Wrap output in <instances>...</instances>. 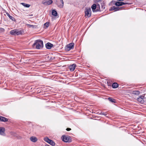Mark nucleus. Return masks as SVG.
I'll return each mask as SVG.
<instances>
[{
    "label": "nucleus",
    "mask_w": 146,
    "mask_h": 146,
    "mask_svg": "<svg viewBox=\"0 0 146 146\" xmlns=\"http://www.w3.org/2000/svg\"><path fill=\"white\" fill-rule=\"evenodd\" d=\"M76 67V64H73L69 66L68 68L70 71H73L74 70Z\"/></svg>",
    "instance_id": "9b49d317"
},
{
    "label": "nucleus",
    "mask_w": 146,
    "mask_h": 146,
    "mask_svg": "<svg viewBox=\"0 0 146 146\" xmlns=\"http://www.w3.org/2000/svg\"><path fill=\"white\" fill-rule=\"evenodd\" d=\"M139 94L140 92L138 91H135L133 92V94L136 95H138Z\"/></svg>",
    "instance_id": "a878e982"
},
{
    "label": "nucleus",
    "mask_w": 146,
    "mask_h": 146,
    "mask_svg": "<svg viewBox=\"0 0 146 146\" xmlns=\"http://www.w3.org/2000/svg\"><path fill=\"white\" fill-rule=\"evenodd\" d=\"M49 22H46V23H45L44 24V25L45 26L46 28H48L49 26Z\"/></svg>",
    "instance_id": "393cba45"
},
{
    "label": "nucleus",
    "mask_w": 146,
    "mask_h": 146,
    "mask_svg": "<svg viewBox=\"0 0 146 146\" xmlns=\"http://www.w3.org/2000/svg\"><path fill=\"white\" fill-rule=\"evenodd\" d=\"M52 2V0H44L42 3L44 5H47L51 4Z\"/></svg>",
    "instance_id": "6e6552de"
},
{
    "label": "nucleus",
    "mask_w": 146,
    "mask_h": 146,
    "mask_svg": "<svg viewBox=\"0 0 146 146\" xmlns=\"http://www.w3.org/2000/svg\"><path fill=\"white\" fill-rule=\"evenodd\" d=\"M48 143L52 146H54L55 145V143L51 140H50L49 142V143Z\"/></svg>",
    "instance_id": "4be33fe9"
},
{
    "label": "nucleus",
    "mask_w": 146,
    "mask_h": 146,
    "mask_svg": "<svg viewBox=\"0 0 146 146\" xmlns=\"http://www.w3.org/2000/svg\"><path fill=\"white\" fill-rule=\"evenodd\" d=\"M1 117H2L1 116H0V121H1Z\"/></svg>",
    "instance_id": "473e14b6"
},
{
    "label": "nucleus",
    "mask_w": 146,
    "mask_h": 146,
    "mask_svg": "<svg viewBox=\"0 0 146 146\" xmlns=\"http://www.w3.org/2000/svg\"><path fill=\"white\" fill-rule=\"evenodd\" d=\"M107 113H104V112H101L100 113V115H104L105 116H106L107 115Z\"/></svg>",
    "instance_id": "bb28decb"
},
{
    "label": "nucleus",
    "mask_w": 146,
    "mask_h": 146,
    "mask_svg": "<svg viewBox=\"0 0 146 146\" xmlns=\"http://www.w3.org/2000/svg\"><path fill=\"white\" fill-rule=\"evenodd\" d=\"M144 98V96H140L139 98H142V99H143V98Z\"/></svg>",
    "instance_id": "7c9ffc66"
},
{
    "label": "nucleus",
    "mask_w": 146,
    "mask_h": 146,
    "mask_svg": "<svg viewBox=\"0 0 146 146\" xmlns=\"http://www.w3.org/2000/svg\"><path fill=\"white\" fill-rule=\"evenodd\" d=\"M130 4L129 3H127V2L124 3V2L123 5H127V4L130 5Z\"/></svg>",
    "instance_id": "c756f323"
},
{
    "label": "nucleus",
    "mask_w": 146,
    "mask_h": 146,
    "mask_svg": "<svg viewBox=\"0 0 146 146\" xmlns=\"http://www.w3.org/2000/svg\"><path fill=\"white\" fill-rule=\"evenodd\" d=\"M44 140L45 141L48 143H49V142L51 139H49L48 137H46L44 138Z\"/></svg>",
    "instance_id": "412c9836"
},
{
    "label": "nucleus",
    "mask_w": 146,
    "mask_h": 146,
    "mask_svg": "<svg viewBox=\"0 0 146 146\" xmlns=\"http://www.w3.org/2000/svg\"><path fill=\"white\" fill-rule=\"evenodd\" d=\"M45 146H50L47 144H46L45 145Z\"/></svg>",
    "instance_id": "f704fd0d"
},
{
    "label": "nucleus",
    "mask_w": 146,
    "mask_h": 146,
    "mask_svg": "<svg viewBox=\"0 0 146 146\" xmlns=\"http://www.w3.org/2000/svg\"><path fill=\"white\" fill-rule=\"evenodd\" d=\"M137 100L138 101L140 102L141 103H143V102L144 100L142 98H138Z\"/></svg>",
    "instance_id": "b1692460"
},
{
    "label": "nucleus",
    "mask_w": 146,
    "mask_h": 146,
    "mask_svg": "<svg viewBox=\"0 0 146 146\" xmlns=\"http://www.w3.org/2000/svg\"><path fill=\"white\" fill-rule=\"evenodd\" d=\"M111 3H113L114 4L117 6H119L123 5L124 2H120L119 1H116L115 2V1H112L111 2Z\"/></svg>",
    "instance_id": "1a4fd4ad"
},
{
    "label": "nucleus",
    "mask_w": 146,
    "mask_h": 146,
    "mask_svg": "<svg viewBox=\"0 0 146 146\" xmlns=\"http://www.w3.org/2000/svg\"><path fill=\"white\" fill-rule=\"evenodd\" d=\"M71 130V129H70V128H67V129H66V130H67V131H70Z\"/></svg>",
    "instance_id": "2f4dec72"
},
{
    "label": "nucleus",
    "mask_w": 146,
    "mask_h": 146,
    "mask_svg": "<svg viewBox=\"0 0 146 146\" xmlns=\"http://www.w3.org/2000/svg\"><path fill=\"white\" fill-rule=\"evenodd\" d=\"M30 140L33 142H35L38 140L37 138L36 137L34 136L30 137Z\"/></svg>",
    "instance_id": "4468645a"
},
{
    "label": "nucleus",
    "mask_w": 146,
    "mask_h": 146,
    "mask_svg": "<svg viewBox=\"0 0 146 146\" xmlns=\"http://www.w3.org/2000/svg\"><path fill=\"white\" fill-rule=\"evenodd\" d=\"M23 33V30L19 31L17 29L11 30L10 32L11 35H22Z\"/></svg>",
    "instance_id": "f03ea898"
},
{
    "label": "nucleus",
    "mask_w": 146,
    "mask_h": 146,
    "mask_svg": "<svg viewBox=\"0 0 146 146\" xmlns=\"http://www.w3.org/2000/svg\"><path fill=\"white\" fill-rule=\"evenodd\" d=\"M118 86V84L116 83H114L112 84V87L113 88H115Z\"/></svg>",
    "instance_id": "f3484780"
},
{
    "label": "nucleus",
    "mask_w": 146,
    "mask_h": 146,
    "mask_svg": "<svg viewBox=\"0 0 146 146\" xmlns=\"http://www.w3.org/2000/svg\"><path fill=\"white\" fill-rule=\"evenodd\" d=\"M32 47L37 49H42L43 47V42L40 39L35 40L32 45Z\"/></svg>",
    "instance_id": "f257e3e1"
},
{
    "label": "nucleus",
    "mask_w": 146,
    "mask_h": 146,
    "mask_svg": "<svg viewBox=\"0 0 146 146\" xmlns=\"http://www.w3.org/2000/svg\"><path fill=\"white\" fill-rule=\"evenodd\" d=\"M7 15L9 17V18L13 21H15V18L13 17L12 16L10 15L8 13H6Z\"/></svg>",
    "instance_id": "2eb2a0df"
},
{
    "label": "nucleus",
    "mask_w": 146,
    "mask_h": 146,
    "mask_svg": "<svg viewBox=\"0 0 146 146\" xmlns=\"http://www.w3.org/2000/svg\"><path fill=\"white\" fill-rule=\"evenodd\" d=\"M27 26H28L29 27L32 28H36V25H32L29 24H27Z\"/></svg>",
    "instance_id": "5701e85b"
},
{
    "label": "nucleus",
    "mask_w": 146,
    "mask_h": 146,
    "mask_svg": "<svg viewBox=\"0 0 146 146\" xmlns=\"http://www.w3.org/2000/svg\"><path fill=\"white\" fill-rule=\"evenodd\" d=\"M21 4H22L23 6L26 7L28 8L30 6V5L29 4H26L24 3H21Z\"/></svg>",
    "instance_id": "dca6fc26"
},
{
    "label": "nucleus",
    "mask_w": 146,
    "mask_h": 146,
    "mask_svg": "<svg viewBox=\"0 0 146 146\" xmlns=\"http://www.w3.org/2000/svg\"><path fill=\"white\" fill-rule=\"evenodd\" d=\"M108 100L110 102L113 103H115L116 100H115L114 99L111 98L109 97L108 98Z\"/></svg>",
    "instance_id": "a211bd4d"
},
{
    "label": "nucleus",
    "mask_w": 146,
    "mask_h": 146,
    "mask_svg": "<svg viewBox=\"0 0 146 146\" xmlns=\"http://www.w3.org/2000/svg\"><path fill=\"white\" fill-rule=\"evenodd\" d=\"M45 46L48 49H50L53 46V44L50 43L48 42L46 44Z\"/></svg>",
    "instance_id": "f8f14e48"
},
{
    "label": "nucleus",
    "mask_w": 146,
    "mask_h": 146,
    "mask_svg": "<svg viewBox=\"0 0 146 146\" xmlns=\"http://www.w3.org/2000/svg\"><path fill=\"white\" fill-rule=\"evenodd\" d=\"M52 15L54 16H56L57 15V13L56 11L54 10H53L52 13Z\"/></svg>",
    "instance_id": "aec40b11"
},
{
    "label": "nucleus",
    "mask_w": 146,
    "mask_h": 146,
    "mask_svg": "<svg viewBox=\"0 0 146 146\" xmlns=\"http://www.w3.org/2000/svg\"><path fill=\"white\" fill-rule=\"evenodd\" d=\"M105 8V7H104V8H103V9H104Z\"/></svg>",
    "instance_id": "c9c22d12"
},
{
    "label": "nucleus",
    "mask_w": 146,
    "mask_h": 146,
    "mask_svg": "<svg viewBox=\"0 0 146 146\" xmlns=\"http://www.w3.org/2000/svg\"><path fill=\"white\" fill-rule=\"evenodd\" d=\"M0 31L1 32H4L5 31V29L3 28H0Z\"/></svg>",
    "instance_id": "c85d7f7f"
},
{
    "label": "nucleus",
    "mask_w": 146,
    "mask_h": 146,
    "mask_svg": "<svg viewBox=\"0 0 146 146\" xmlns=\"http://www.w3.org/2000/svg\"><path fill=\"white\" fill-rule=\"evenodd\" d=\"M62 138V141L64 142L70 143L72 141L70 137L68 136L63 135Z\"/></svg>",
    "instance_id": "20e7f679"
},
{
    "label": "nucleus",
    "mask_w": 146,
    "mask_h": 146,
    "mask_svg": "<svg viewBox=\"0 0 146 146\" xmlns=\"http://www.w3.org/2000/svg\"><path fill=\"white\" fill-rule=\"evenodd\" d=\"M92 11L90 8H86L85 9V15L89 17L91 16Z\"/></svg>",
    "instance_id": "7ed1b4c3"
},
{
    "label": "nucleus",
    "mask_w": 146,
    "mask_h": 146,
    "mask_svg": "<svg viewBox=\"0 0 146 146\" xmlns=\"http://www.w3.org/2000/svg\"><path fill=\"white\" fill-rule=\"evenodd\" d=\"M102 0H94V2L95 3L101 1Z\"/></svg>",
    "instance_id": "cd10ccee"
},
{
    "label": "nucleus",
    "mask_w": 146,
    "mask_h": 146,
    "mask_svg": "<svg viewBox=\"0 0 146 146\" xmlns=\"http://www.w3.org/2000/svg\"><path fill=\"white\" fill-rule=\"evenodd\" d=\"M56 4L60 8H63L64 6V2L63 0H56Z\"/></svg>",
    "instance_id": "0eeeda50"
},
{
    "label": "nucleus",
    "mask_w": 146,
    "mask_h": 146,
    "mask_svg": "<svg viewBox=\"0 0 146 146\" xmlns=\"http://www.w3.org/2000/svg\"><path fill=\"white\" fill-rule=\"evenodd\" d=\"M118 1H123L124 0H117Z\"/></svg>",
    "instance_id": "72a5a7b5"
},
{
    "label": "nucleus",
    "mask_w": 146,
    "mask_h": 146,
    "mask_svg": "<svg viewBox=\"0 0 146 146\" xmlns=\"http://www.w3.org/2000/svg\"><path fill=\"white\" fill-rule=\"evenodd\" d=\"M5 129L3 127H0V134L4 135H5Z\"/></svg>",
    "instance_id": "ddd939ff"
},
{
    "label": "nucleus",
    "mask_w": 146,
    "mask_h": 146,
    "mask_svg": "<svg viewBox=\"0 0 146 146\" xmlns=\"http://www.w3.org/2000/svg\"><path fill=\"white\" fill-rule=\"evenodd\" d=\"M122 7H116L115 6H113L111 7L110 9V11H111L113 10H114V11H116L119 10L120 9H121Z\"/></svg>",
    "instance_id": "9d476101"
},
{
    "label": "nucleus",
    "mask_w": 146,
    "mask_h": 146,
    "mask_svg": "<svg viewBox=\"0 0 146 146\" xmlns=\"http://www.w3.org/2000/svg\"><path fill=\"white\" fill-rule=\"evenodd\" d=\"M8 121V119L3 117L2 116L1 121L7 122Z\"/></svg>",
    "instance_id": "6ab92c4d"
},
{
    "label": "nucleus",
    "mask_w": 146,
    "mask_h": 146,
    "mask_svg": "<svg viewBox=\"0 0 146 146\" xmlns=\"http://www.w3.org/2000/svg\"><path fill=\"white\" fill-rule=\"evenodd\" d=\"M74 44L73 43H71L67 45L65 47V50L66 51H69L71 49H73L74 48Z\"/></svg>",
    "instance_id": "39448f33"
},
{
    "label": "nucleus",
    "mask_w": 146,
    "mask_h": 146,
    "mask_svg": "<svg viewBox=\"0 0 146 146\" xmlns=\"http://www.w3.org/2000/svg\"><path fill=\"white\" fill-rule=\"evenodd\" d=\"M98 6L99 7V9H97L96 8V5L95 4H94L91 6V8L92 9L93 12H97L99 11H100V5L98 4V5H97V7Z\"/></svg>",
    "instance_id": "423d86ee"
}]
</instances>
